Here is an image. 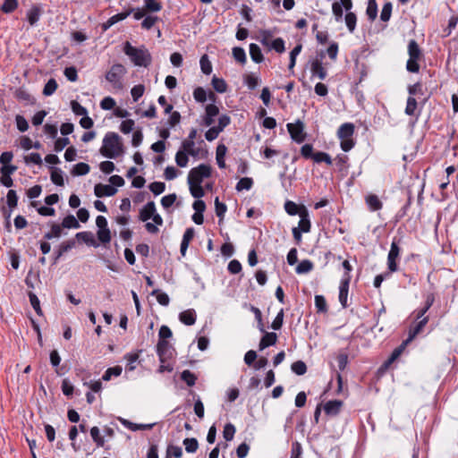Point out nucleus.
Masks as SVG:
<instances>
[{
  "mask_svg": "<svg viewBox=\"0 0 458 458\" xmlns=\"http://www.w3.org/2000/svg\"><path fill=\"white\" fill-rule=\"evenodd\" d=\"M99 152L107 158L119 157L123 152L121 137L115 132H107L103 139V145Z\"/></svg>",
  "mask_w": 458,
  "mask_h": 458,
  "instance_id": "f257e3e1",
  "label": "nucleus"
},
{
  "mask_svg": "<svg viewBox=\"0 0 458 458\" xmlns=\"http://www.w3.org/2000/svg\"><path fill=\"white\" fill-rule=\"evenodd\" d=\"M123 52L137 66L148 67L152 62L150 53L144 47H132L129 42H126L123 47Z\"/></svg>",
  "mask_w": 458,
  "mask_h": 458,
  "instance_id": "f03ea898",
  "label": "nucleus"
},
{
  "mask_svg": "<svg viewBox=\"0 0 458 458\" xmlns=\"http://www.w3.org/2000/svg\"><path fill=\"white\" fill-rule=\"evenodd\" d=\"M408 54L410 58L406 64V69L410 72H418L420 70L419 61L422 57V52L414 39H411L408 44Z\"/></svg>",
  "mask_w": 458,
  "mask_h": 458,
  "instance_id": "7ed1b4c3",
  "label": "nucleus"
},
{
  "mask_svg": "<svg viewBox=\"0 0 458 458\" xmlns=\"http://www.w3.org/2000/svg\"><path fill=\"white\" fill-rule=\"evenodd\" d=\"M126 73V69L121 64H114L106 74V80L110 82L114 88L123 89L122 78Z\"/></svg>",
  "mask_w": 458,
  "mask_h": 458,
  "instance_id": "20e7f679",
  "label": "nucleus"
},
{
  "mask_svg": "<svg viewBox=\"0 0 458 458\" xmlns=\"http://www.w3.org/2000/svg\"><path fill=\"white\" fill-rule=\"evenodd\" d=\"M210 175V166L205 164H201L190 171L188 174V182L201 183L204 178H208Z\"/></svg>",
  "mask_w": 458,
  "mask_h": 458,
  "instance_id": "39448f33",
  "label": "nucleus"
},
{
  "mask_svg": "<svg viewBox=\"0 0 458 458\" xmlns=\"http://www.w3.org/2000/svg\"><path fill=\"white\" fill-rule=\"evenodd\" d=\"M304 125L302 122L297 121L295 123H288L287 130L291 138L297 143H301L305 140L306 134L303 132Z\"/></svg>",
  "mask_w": 458,
  "mask_h": 458,
  "instance_id": "423d86ee",
  "label": "nucleus"
},
{
  "mask_svg": "<svg viewBox=\"0 0 458 458\" xmlns=\"http://www.w3.org/2000/svg\"><path fill=\"white\" fill-rule=\"evenodd\" d=\"M157 352L161 362L172 356V345L164 339H159L157 344Z\"/></svg>",
  "mask_w": 458,
  "mask_h": 458,
  "instance_id": "0eeeda50",
  "label": "nucleus"
},
{
  "mask_svg": "<svg viewBox=\"0 0 458 458\" xmlns=\"http://www.w3.org/2000/svg\"><path fill=\"white\" fill-rule=\"evenodd\" d=\"M400 253V248L395 242H393L387 256V265L391 272L397 270V265L395 259L398 258Z\"/></svg>",
  "mask_w": 458,
  "mask_h": 458,
  "instance_id": "6e6552de",
  "label": "nucleus"
},
{
  "mask_svg": "<svg viewBox=\"0 0 458 458\" xmlns=\"http://www.w3.org/2000/svg\"><path fill=\"white\" fill-rule=\"evenodd\" d=\"M117 192V189L109 184L98 183L94 187V193L97 197H111Z\"/></svg>",
  "mask_w": 458,
  "mask_h": 458,
  "instance_id": "1a4fd4ad",
  "label": "nucleus"
},
{
  "mask_svg": "<svg viewBox=\"0 0 458 458\" xmlns=\"http://www.w3.org/2000/svg\"><path fill=\"white\" fill-rule=\"evenodd\" d=\"M203 124L211 126L215 121L214 118L219 114V108L214 104H209L206 106Z\"/></svg>",
  "mask_w": 458,
  "mask_h": 458,
  "instance_id": "9d476101",
  "label": "nucleus"
},
{
  "mask_svg": "<svg viewBox=\"0 0 458 458\" xmlns=\"http://www.w3.org/2000/svg\"><path fill=\"white\" fill-rule=\"evenodd\" d=\"M132 11H133V9L131 8L126 12H123V13H118V14H115V15L110 17L106 22H104L102 24V30L104 31H106L109 28H111L113 25H114L118 21H123L124 19H126L132 13Z\"/></svg>",
  "mask_w": 458,
  "mask_h": 458,
  "instance_id": "9b49d317",
  "label": "nucleus"
},
{
  "mask_svg": "<svg viewBox=\"0 0 458 458\" xmlns=\"http://www.w3.org/2000/svg\"><path fill=\"white\" fill-rule=\"evenodd\" d=\"M300 222L299 228L302 233H309L310 231V221L309 212L306 208L302 207L299 212Z\"/></svg>",
  "mask_w": 458,
  "mask_h": 458,
  "instance_id": "f8f14e48",
  "label": "nucleus"
},
{
  "mask_svg": "<svg viewBox=\"0 0 458 458\" xmlns=\"http://www.w3.org/2000/svg\"><path fill=\"white\" fill-rule=\"evenodd\" d=\"M156 213V205L153 201L148 202L140 211V219L147 222Z\"/></svg>",
  "mask_w": 458,
  "mask_h": 458,
  "instance_id": "ddd939ff",
  "label": "nucleus"
},
{
  "mask_svg": "<svg viewBox=\"0 0 458 458\" xmlns=\"http://www.w3.org/2000/svg\"><path fill=\"white\" fill-rule=\"evenodd\" d=\"M310 71L313 76H318L319 80H325L327 72L322 65V62L315 60L311 64Z\"/></svg>",
  "mask_w": 458,
  "mask_h": 458,
  "instance_id": "4468645a",
  "label": "nucleus"
},
{
  "mask_svg": "<svg viewBox=\"0 0 458 458\" xmlns=\"http://www.w3.org/2000/svg\"><path fill=\"white\" fill-rule=\"evenodd\" d=\"M119 420L125 428H127L128 429L132 430V431L151 429L155 425L154 423L136 424V423L131 422L128 420H125L123 418H120Z\"/></svg>",
  "mask_w": 458,
  "mask_h": 458,
  "instance_id": "2eb2a0df",
  "label": "nucleus"
},
{
  "mask_svg": "<svg viewBox=\"0 0 458 458\" xmlns=\"http://www.w3.org/2000/svg\"><path fill=\"white\" fill-rule=\"evenodd\" d=\"M264 334L265 335H263L259 342V350H264L268 346L275 345L277 341V335L276 333L265 332Z\"/></svg>",
  "mask_w": 458,
  "mask_h": 458,
  "instance_id": "dca6fc26",
  "label": "nucleus"
},
{
  "mask_svg": "<svg viewBox=\"0 0 458 458\" xmlns=\"http://www.w3.org/2000/svg\"><path fill=\"white\" fill-rule=\"evenodd\" d=\"M428 321V317H422V318L416 324V326L409 330V336L407 342H411L417 335H419L423 327Z\"/></svg>",
  "mask_w": 458,
  "mask_h": 458,
  "instance_id": "f3484780",
  "label": "nucleus"
},
{
  "mask_svg": "<svg viewBox=\"0 0 458 458\" xmlns=\"http://www.w3.org/2000/svg\"><path fill=\"white\" fill-rule=\"evenodd\" d=\"M354 125L351 123H345L339 127L337 136L339 139H352Z\"/></svg>",
  "mask_w": 458,
  "mask_h": 458,
  "instance_id": "a211bd4d",
  "label": "nucleus"
},
{
  "mask_svg": "<svg viewBox=\"0 0 458 458\" xmlns=\"http://www.w3.org/2000/svg\"><path fill=\"white\" fill-rule=\"evenodd\" d=\"M342 406V401H328L324 406V411L327 415H336L340 411Z\"/></svg>",
  "mask_w": 458,
  "mask_h": 458,
  "instance_id": "6ab92c4d",
  "label": "nucleus"
},
{
  "mask_svg": "<svg viewBox=\"0 0 458 458\" xmlns=\"http://www.w3.org/2000/svg\"><path fill=\"white\" fill-rule=\"evenodd\" d=\"M350 277L344 279L339 288V301L344 308L347 306V295L349 289Z\"/></svg>",
  "mask_w": 458,
  "mask_h": 458,
  "instance_id": "aec40b11",
  "label": "nucleus"
},
{
  "mask_svg": "<svg viewBox=\"0 0 458 458\" xmlns=\"http://www.w3.org/2000/svg\"><path fill=\"white\" fill-rule=\"evenodd\" d=\"M41 9L38 5L32 6L27 13V20L31 26H34L38 21L41 15Z\"/></svg>",
  "mask_w": 458,
  "mask_h": 458,
  "instance_id": "412c9836",
  "label": "nucleus"
},
{
  "mask_svg": "<svg viewBox=\"0 0 458 458\" xmlns=\"http://www.w3.org/2000/svg\"><path fill=\"white\" fill-rule=\"evenodd\" d=\"M179 319L182 323L191 326L196 322V313L193 310L182 311L179 315Z\"/></svg>",
  "mask_w": 458,
  "mask_h": 458,
  "instance_id": "4be33fe9",
  "label": "nucleus"
},
{
  "mask_svg": "<svg viewBox=\"0 0 458 458\" xmlns=\"http://www.w3.org/2000/svg\"><path fill=\"white\" fill-rule=\"evenodd\" d=\"M226 151H227V148L224 144H219L216 147V159L217 165L220 168L225 167V157Z\"/></svg>",
  "mask_w": 458,
  "mask_h": 458,
  "instance_id": "5701e85b",
  "label": "nucleus"
},
{
  "mask_svg": "<svg viewBox=\"0 0 458 458\" xmlns=\"http://www.w3.org/2000/svg\"><path fill=\"white\" fill-rule=\"evenodd\" d=\"M250 55L253 62L259 64L264 60L260 47L252 43L250 45Z\"/></svg>",
  "mask_w": 458,
  "mask_h": 458,
  "instance_id": "b1692460",
  "label": "nucleus"
},
{
  "mask_svg": "<svg viewBox=\"0 0 458 458\" xmlns=\"http://www.w3.org/2000/svg\"><path fill=\"white\" fill-rule=\"evenodd\" d=\"M7 205L10 208V212L6 215V218L8 219L11 216L12 210L16 208L18 203V197L16 191L13 190H9L6 195Z\"/></svg>",
  "mask_w": 458,
  "mask_h": 458,
  "instance_id": "393cba45",
  "label": "nucleus"
},
{
  "mask_svg": "<svg viewBox=\"0 0 458 458\" xmlns=\"http://www.w3.org/2000/svg\"><path fill=\"white\" fill-rule=\"evenodd\" d=\"M211 84L214 89L218 93H225L227 90V84L224 79L214 76Z\"/></svg>",
  "mask_w": 458,
  "mask_h": 458,
  "instance_id": "a878e982",
  "label": "nucleus"
},
{
  "mask_svg": "<svg viewBox=\"0 0 458 458\" xmlns=\"http://www.w3.org/2000/svg\"><path fill=\"white\" fill-rule=\"evenodd\" d=\"M76 238L79 240V241H82L83 242L87 243V244H89V245H92V246H97V242L94 239V236L92 234V233L90 232H80V233H76Z\"/></svg>",
  "mask_w": 458,
  "mask_h": 458,
  "instance_id": "bb28decb",
  "label": "nucleus"
},
{
  "mask_svg": "<svg viewBox=\"0 0 458 458\" xmlns=\"http://www.w3.org/2000/svg\"><path fill=\"white\" fill-rule=\"evenodd\" d=\"M188 183L190 186L191 194L194 198L199 199L204 196L205 191L201 186V183H197V182H188Z\"/></svg>",
  "mask_w": 458,
  "mask_h": 458,
  "instance_id": "cd10ccee",
  "label": "nucleus"
},
{
  "mask_svg": "<svg viewBox=\"0 0 458 458\" xmlns=\"http://www.w3.org/2000/svg\"><path fill=\"white\" fill-rule=\"evenodd\" d=\"M313 269V263L309 259L301 260L295 268L297 274H307Z\"/></svg>",
  "mask_w": 458,
  "mask_h": 458,
  "instance_id": "c85d7f7f",
  "label": "nucleus"
},
{
  "mask_svg": "<svg viewBox=\"0 0 458 458\" xmlns=\"http://www.w3.org/2000/svg\"><path fill=\"white\" fill-rule=\"evenodd\" d=\"M366 202L371 210H379L382 208V202L377 195L370 194L366 198Z\"/></svg>",
  "mask_w": 458,
  "mask_h": 458,
  "instance_id": "c756f323",
  "label": "nucleus"
},
{
  "mask_svg": "<svg viewBox=\"0 0 458 458\" xmlns=\"http://www.w3.org/2000/svg\"><path fill=\"white\" fill-rule=\"evenodd\" d=\"M146 11L150 13H157L161 11L162 4L157 0H143Z\"/></svg>",
  "mask_w": 458,
  "mask_h": 458,
  "instance_id": "7c9ffc66",
  "label": "nucleus"
},
{
  "mask_svg": "<svg viewBox=\"0 0 458 458\" xmlns=\"http://www.w3.org/2000/svg\"><path fill=\"white\" fill-rule=\"evenodd\" d=\"M366 13L370 21H374L377 15V4L376 0H369Z\"/></svg>",
  "mask_w": 458,
  "mask_h": 458,
  "instance_id": "2f4dec72",
  "label": "nucleus"
},
{
  "mask_svg": "<svg viewBox=\"0 0 458 458\" xmlns=\"http://www.w3.org/2000/svg\"><path fill=\"white\" fill-rule=\"evenodd\" d=\"M75 245V242L73 240L67 241L65 242H63L60 247L59 250L55 258V262H56L64 253L70 250L72 248H73Z\"/></svg>",
  "mask_w": 458,
  "mask_h": 458,
  "instance_id": "473e14b6",
  "label": "nucleus"
},
{
  "mask_svg": "<svg viewBox=\"0 0 458 458\" xmlns=\"http://www.w3.org/2000/svg\"><path fill=\"white\" fill-rule=\"evenodd\" d=\"M181 378L189 386H193L196 384L197 380V377L189 369H185L181 373Z\"/></svg>",
  "mask_w": 458,
  "mask_h": 458,
  "instance_id": "72a5a7b5",
  "label": "nucleus"
},
{
  "mask_svg": "<svg viewBox=\"0 0 458 458\" xmlns=\"http://www.w3.org/2000/svg\"><path fill=\"white\" fill-rule=\"evenodd\" d=\"M123 369L121 366H115L109 368L104 373L102 379L105 381H108L111 379L112 376L118 377L122 374Z\"/></svg>",
  "mask_w": 458,
  "mask_h": 458,
  "instance_id": "f704fd0d",
  "label": "nucleus"
},
{
  "mask_svg": "<svg viewBox=\"0 0 458 458\" xmlns=\"http://www.w3.org/2000/svg\"><path fill=\"white\" fill-rule=\"evenodd\" d=\"M90 170V167L86 163H78L73 166V169L72 171L73 175H85L87 174Z\"/></svg>",
  "mask_w": 458,
  "mask_h": 458,
  "instance_id": "c9c22d12",
  "label": "nucleus"
},
{
  "mask_svg": "<svg viewBox=\"0 0 458 458\" xmlns=\"http://www.w3.org/2000/svg\"><path fill=\"white\" fill-rule=\"evenodd\" d=\"M62 226L64 228H79L80 224L78 220L75 218L73 215H68L65 216L62 222Z\"/></svg>",
  "mask_w": 458,
  "mask_h": 458,
  "instance_id": "e433bc0d",
  "label": "nucleus"
},
{
  "mask_svg": "<svg viewBox=\"0 0 458 458\" xmlns=\"http://www.w3.org/2000/svg\"><path fill=\"white\" fill-rule=\"evenodd\" d=\"M253 185V181L251 178L250 177H243L242 179H240V181L237 182L236 184V190L238 191H242L243 190H250V188L252 187Z\"/></svg>",
  "mask_w": 458,
  "mask_h": 458,
  "instance_id": "4c0bfd02",
  "label": "nucleus"
},
{
  "mask_svg": "<svg viewBox=\"0 0 458 458\" xmlns=\"http://www.w3.org/2000/svg\"><path fill=\"white\" fill-rule=\"evenodd\" d=\"M183 445L187 453H195L199 447L198 440L194 437L185 438Z\"/></svg>",
  "mask_w": 458,
  "mask_h": 458,
  "instance_id": "58836bf2",
  "label": "nucleus"
},
{
  "mask_svg": "<svg viewBox=\"0 0 458 458\" xmlns=\"http://www.w3.org/2000/svg\"><path fill=\"white\" fill-rule=\"evenodd\" d=\"M175 162L177 165L180 167L187 166L189 162L188 153H186L185 151L178 150L175 155Z\"/></svg>",
  "mask_w": 458,
  "mask_h": 458,
  "instance_id": "ea45409f",
  "label": "nucleus"
},
{
  "mask_svg": "<svg viewBox=\"0 0 458 458\" xmlns=\"http://www.w3.org/2000/svg\"><path fill=\"white\" fill-rule=\"evenodd\" d=\"M51 181L53 183L58 186L64 185V178L62 174V171L59 168H51Z\"/></svg>",
  "mask_w": 458,
  "mask_h": 458,
  "instance_id": "a19ab883",
  "label": "nucleus"
},
{
  "mask_svg": "<svg viewBox=\"0 0 458 458\" xmlns=\"http://www.w3.org/2000/svg\"><path fill=\"white\" fill-rule=\"evenodd\" d=\"M28 295H29L30 304H31L32 308L34 309V310L36 311V313L39 316L43 315V311L40 308L39 300L37 297V295L32 292H30Z\"/></svg>",
  "mask_w": 458,
  "mask_h": 458,
  "instance_id": "79ce46f5",
  "label": "nucleus"
},
{
  "mask_svg": "<svg viewBox=\"0 0 458 458\" xmlns=\"http://www.w3.org/2000/svg\"><path fill=\"white\" fill-rule=\"evenodd\" d=\"M18 7V0H4L1 6L2 12L11 13Z\"/></svg>",
  "mask_w": 458,
  "mask_h": 458,
  "instance_id": "37998d69",
  "label": "nucleus"
},
{
  "mask_svg": "<svg viewBox=\"0 0 458 458\" xmlns=\"http://www.w3.org/2000/svg\"><path fill=\"white\" fill-rule=\"evenodd\" d=\"M345 23L350 32H353L356 27L357 17L355 13L348 12L345 15Z\"/></svg>",
  "mask_w": 458,
  "mask_h": 458,
  "instance_id": "c03bdc74",
  "label": "nucleus"
},
{
  "mask_svg": "<svg viewBox=\"0 0 458 458\" xmlns=\"http://www.w3.org/2000/svg\"><path fill=\"white\" fill-rule=\"evenodd\" d=\"M301 48H302L301 45L299 44V45L295 46L293 47V49L290 52V63H289V66H288L289 70L292 71L293 69V67L295 66L296 57L301 53Z\"/></svg>",
  "mask_w": 458,
  "mask_h": 458,
  "instance_id": "a18cd8bd",
  "label": "nucleus"
},
{
  "mask_svg": "<svg viewBox=\"0 0 458 458\" xmlns=\"http://www.w3.org/2000/svg\"><path fill=\"white\" fill-rule=\"evenodd\" d=\"M434 301H435V297L432 293H429L427 295V299H426V303H425V307L423 309H421L418 314H417V319H420L421 318L425 313L429 310V308L432 306V304L434 303Z\"/></svg>",
  "mask_w": 458,
  "mask_h": 458,
  "instance_id": "49530a36",
  "label": "nucleus"
},
{
  "mask_svg": "<svg viewBox=\"0 0 458 458\" xmlns=\"http://www.w3.org/2000/svg\"><path fill=\"white\" fill-rule=\"evenodd\" d=\"M292 370L299 376H301L306 373L307 366L302 360H297L293 362L291 366Z\"/></svg>",
  "mask_w": 458,
  "mask_h": 458,
  "instance_id": "de8ad7c7",
  "label": "nucleus"
},
{
  "mask_svg": "<svg viewBox=\"0 0 458 458\" xmlns=\"http://www.w3.org/2000/svg\"><path fill=\"white\" fill-rule=\"evenodd\" d=\"M90 436L93 439V441L97 444L98 446H103L105 444V440L103 437L100 436V430L98 427H93L90 429Z\"/></svg>",
  "mask_w": 458,
  "mask_h": 458,
  "instance_id": "09e8293b",
  "label": "nucleus"
},
{
  "mask_svg": "<svg viewBox=\"0 0 458 458\" xmlns=\"http://www.w3.org/2000/svg\"><path fill=\"white\" fill-rule=\"evenodd\" d=\"M233 58L241 63V64H245L246 63V54H245V51L243 48L240 47H235L233 48Z\"/></svg>",
  "mask_w": 458,
  "mask_h": 458,
  "instance_id": "8fccbe9b",
  "label": "nucleus"
},
{
  "mask_svg": "<svg viewBox=\"0 0 458 458\" xmlns=\"http://www.w3.org/2000/svg\"><path fill=\"white\" fill-rule=\"evenodd\" d=\"M200 68L204 74H210L212 72V64L208 58L207 55L201 56L200 61Z\"/></svg>",
  "mask_w": 458,
  "mask_h": 458,
  "instance_id": "3c124183",
  "label": "nucleus"
},
{
  "mask_svg": "<svg viewBox=\"0 0 458 458\" xmlns=\"http://www.w3.org/2000/svg\"><path fill=\"white\" fill-rule=\"evenodd\" d=\"M313 160L316 163L325 162L327 165H332L331 157L326 152H317L313 156Z\"/></svg>",
  "mask_w": 458,
  "mask_h": 458,
  "instance_id": "603ef678",
  "label": "nucleus"
},
{
  "mask_svg": "<svg viewBox=\"0 0 458 458\" xmlns=\"http://www.w3.org/2000/svg\"><path fill=\"white\" fill-rule=\"evenodd\" d=\"M57 89V82L55 81V79H50L48 80V81L46 83L45 87H44V89H43V94L45 96H51Z\"/></svg>",
  "mask_w": 458,
  "mask_h": 458,
  "instance_id": "864d4df0",
  "label": "nucleus"
},
{
  "mask_svg": "<svg viewBox=\"0 0 458 458\" xmlns=\"http://www.w3.org/2000/svg\"><path fill=\"white\" fill-rule=\"evenodd\" d=\"M215 209L216 216L220 218V221L223 219L225 213L226 212V205L220 202L218 197L215 199Z\"/></svg>",
  "mask_w": 458,
  "mask_h": 458,
  "instance_id": "5fc2aeb1",
  "label": "nucleus"
},
{
  "mask_svg": "<svg viewBox=\"0 0 458 458\" xmlns=\"http://www.w3.org/2000/svg\"><path fill=\"white\" fill-rule=\"evenodd\" d=\"M193 98L197 102L204 103L208 98L207 92L203 88L198 87L193 91Z\"/></svg>",
  "mask_w": 458,
  "mask_h": 458,
  "instance_id": "6e6d98bb",
  "label": "nucleus"
},
{
  "mask_svg": "<svg viewBox=\"0 0 458 458\" xmlns=\"http://www.w3.org/2000/svg\"><path fill=\"white\" fill-rule=\"evenodd\" d=\"M98 240L102 243H108L111 241V233L108 228L100 229L97 233Z\"/></svg>",
  "mask_w": 458,
  "mask_h": 458,
  "instance_id": "4d7b16f0",
  "label": "nucleus"
},
{
  "mask_svg": "<svg viewBox=\"0 0 458 458\" xmlns=\"http://www.w3.org/2000/svg\"><path fill=\"white\" fill-rule=\"evenodd\" d=\"M235 434V428L233 424L228 423L223 430V437L226 441H231Z\"/></svg>",
  "mask_w": 458,
  "mask_h": 458,
  "instance_id": "13d9d810",
  "label": "nucleus"
},
{
  "mask_svg": "<svg viewBox=\"0 0 458 458\" xmlns=\"http://www.w3.org/2000/svg\"><path fill=\"white\" fill-rule=\"evenodd\" d=\"M315 306L318 312H326L327 310L326 299L322 295L315 296Z\"/></svg>",
  "mask_w": 458,
  "mask_h": 458,
  "instance_id": "bf43d9fd",
  "label": "nucleus"
},
{
  "mask_svg": "<svg viewBox=\"0 0 458 458\" xmlns=\"http://www.w3.org/2000/svg\"><path fill=\"white\" fill-rule=\"evenodd\" d=\"M392 13V4L391 3H386L383 5L381 13H380V19L383 21H388Z\"/></svg>",
  "mask_w": 458,
  "mask_h": 458,
  "instance_id": "052dcab7",
  "label": "nucleus"
},
{
  "mask_svg": "<svg viewBox=\"0 0 458 458\" xmlns=\"http://www.w3.org/2000/svg\"><path fill=\"white\" fill-rule=\"evenodd\" d=\"M417 108V101L413 97H409L405 107V114L408 115H413Z\"/></svg>",
  "mask_w": 458,
  "mask_h": 458,
  "instance_id": "680f3d73",
  "label": "nucleus"
},
{
  "mask_svg": "<svg viewBox=\"0 0 458 458\" xmlns=\"http://www.w3.org/2000/svg\"><path fill=\"white\" fill-rule=\"evenodd\" d=\"M15 122H16L17 129L20 131L24 132L29 129V123H28L27 120L22 115L17 114L15 116Z\"/></svg>",
  "mask_w": 458,
  "mask_h": 458,
  "instance_id": "e2e57ef3",
  "label": "nucleus"
},
{
  "mask_svg": "<svg viewBox=\"0 0 458 458\" xmlns=\"http://www.w3.org/2000/svg\"><path fill=\"white\" fill-rule=\"evenodd\" d=\"M151 294L152 295L157 294V300L160 305L167 306L169 304L170 299L166 293H159L158 290H154Z\"/></svg>",
  "mask_w": 458,
  "mask_h": 458,
  "instance_id": "0e129e2a",
  "label": "nucleus"
},
{
  "mask_svg": "<svg viewBox=\"0 0 458 458\" xmlns=\"http://www.w3.org/2000/svg\"><path fill=\"white\" fill-rule=\"evenodd\" d=\"M144 90H145V87L142 84L136 85L131 89V94L135 102L138 101L139 98L142 97Z\"/></svg>",
  "mask_w": 458,
  "mask_h": 458,
  "instance_id": "69168bd1",
  "label": "nucleus"
},
{
  "mask_svg": "<svg viewBox=\"0 0 458 458\" xmlns=\"http://www.w3.org/2000/svg\"><path fill=\"white\" fill-rule=\"evenodd\" d=\"M148 188L155 195H159L165 191V184L161 182H154L149 184Z\"/></svg>",
  "mask_w": 458,
  "mask_h": 458,
  "instance_id": "338daca9",
  "label": "nucleus"
},
{
  "mask_svg": "<svg viewBox=\"0 0 458 458\" xmlns=\"http://www.w3.org/2000/svg\"><path fill=\"white\" fill-rule=\"evenodd\" d=\"M302 447L299 442H294L292 445L291 458H301Z\"/></svg>",
  "mask_w": 458,
  "mask_h": 458,
  "instance_id": "774afa93",
  "label": "nucleus"
}]
</instances>
